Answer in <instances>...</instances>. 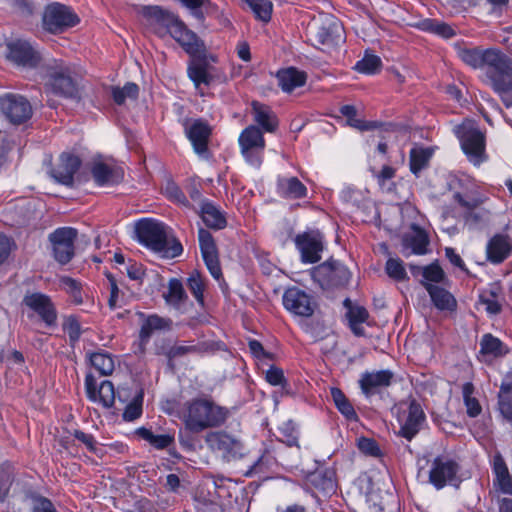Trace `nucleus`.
<instances>
[{"instance_id":"obj_25","label":"nucleus","mask_w":512,"mask_h":512,"mask_svg":"<svg viewBox=\"0 0 512 512\" xmlns=\"http://www.w3.org/2000/svg\"><path fill=\"white\" fill-rule=\"evenodd\" d=\"M187 73L201 96L204 95L201 85L209 86L216 80H220L222 78V74L206 62H194L190 64L188 66Z\"/></svg>"},{"instance_id":"obj_50","label":"nucleus","mask_w":512,"mask_h":512,"mask_svg":"<svg viewBox=\"0 0 512 512\" xmlns=\"http://www.w3.org/2000/svg\"><path fill=\"white\" fill-rule=\"evenodd\" d=\"M256 18L268 22L271 19L273 4L269 0H247L246 2Z\"/></svg>"},{"instance_id":"obj_58","label":"nucleus","mask_w":512,"mask_h":512,"mask_svg":"<svg viewBox=\"0 0 512 512\" xmlns=\"http://www.w3.org/2000/svg\"><path fill=\"white\" fill-rule=\"evenodd\" d=\"M340 112L343 116L347 118V122L350 126L357 128L359 130L369 129V125H367L364 121L358 119L357 110L353 105H344L340 108Z\"/></svg>"},{"instance_id":"obj_20","label":"nucleus","mask_w":512,"mask_h":512,"mask_svg":"<svg viewBox=\"0 0 512 512\" xmlns=\"http://www.w3.org/2000/svg\"><path fill=\"white\" fill-rule=\"evenodd\" d=\"M198 240L203 260L212 277L216 280L222 278L218 249L212 234L204 229L198 230Z\"/></svg>"},{"instance_id":"obj_63","label":"nucleus","mask_w":512,"mask_h":512,"mask_svg":"<svg viewBox=\"0 0 512 512\" xmlns=\"http://www.w3.org/2000/svg\"><path fill=\"white\" fill-rule=\"evenodd\" d=\"M72 435L84 444L90 452H97V441L92 434L85 433L81 430H74Z\"/></svg>"},{"instance_id":"obj_19","label":"nucleus","mask_w":512,"mask_h":512,"mask_svg":"<svg viewBox=\"0 0 512 512\" xmlns=\"http://www.w3.org/2000/svg\"><path fill=\"white\" fill-rule=\"evenodd\" d=\"M85 392L90 401L98 403L104 408H111L114 405L115 388L109 380L98 383L92 374H87L85 377Z\"/></svg>"},{"instance_id":"obj_3","label":"nucleus","mask_w":512,"mask_h":512,"mask_svg":"<svg viewBox=\"0 0 512 512\" xmlns=\"http://www.w3.org/2000/svg\"><path fill=\"white\" fill-rule=\"evenodd\" d=\"M462 190L453 193V200L461 209L462 217L469 226H476L489 220L491 210L485 207L489 197L473 183L463 184Z\"/></svg>"},{"instance_id":"obj_10","label":"nucleus","mask_w":512,"mask_h":512,"mask_svg":"<svg viewBox=\"0 0 512 512\" xmlns=\"http://www.w3.org/2000/svg\"><path fill=\"white\" fill-rule=\"evenodd\" d=\"M45 68L49 76L47 86L50 87L52 92L67 98L77 97L76 84L70 76L68 67L62 61L51 59Z\"/></svg>"},{"instance_id":"obj_15","label":"nucleus","mask_w":512,"mask_h":512,"mask_svg":"<svg viewBox=\"0 0 512 512\" xmlns=\"http://www.w3.org/2000/svg\"><path fill=\"white\" fill-rule=\"evenodd\" d=\"M78 22L79 18L72 9L60 3L49 5L43 16L44 27L52 33L62 32Z\"/></svg>"},{"instance_id":"obj_1","label":"nucleus","mask_w":512,"mask_h":512,"mask_svg":"<svg viewBox=\"0 0 512 512\" xmlns=\"http://www.w3.org/2000/svg\"><path fill=\"white\" fill-rule=\"evenodd\" d=\"M229 414L228 408L219 405L211 397L202 395L183 402L176 415L186 432L200 434L223 426Z\"/></svg>"},{"instance_id":"obj_2","label":"nucleus","mask_w":512,"mask_h":512,"mask_svg":"<svg viewBox=\"0 0 512 512\" xmlns=\"http://www.w3.org/2000/svg\"><path fill=\"white\" fill-rule=\"evenodd\" d=\"M136 239L165 258H174L183 252L179 241L169 236L167 227L160 221L143 218L134 224Z\"/></svg>"},{"instance_id":"obj_29","label":"nucleus","mask_w":512,"mask_h":512,"mask_svg":"<svg viewBox=\"0 0 512 512\" xmlns=\"http://www.w3.org/2000/svg\"><path fill=\"white\" fill-rule=\"evenodd\" d=\"M512 252V241L506 234H495L486 245V257L492 264H500Z\"/></svg>"},{"instance_id":"obj_45","label":"nucleus","mask_w":512,"mask_h":512,"mask_svg":"<svg viewBox=\"0 0 512 512\" xmlns=\"http://www.w3.org/2000/svg\"><path fill=\"white\" fill-rule=\"evenodd\" d=\"M137 434L156 449H165L174 442V436L170 434L156 435L147 428H139Z\"/></svg>"},{"instance_id":"obj_47","label":"nucleus","mask_w":512,"mask_h":512,"mask_svg":"<svg viewBox=\"0 0 512 512\" xmlns=\"http://www.w3.org/2000/svg\"><path fill=\"white\" fill-rule=\"evenodd\" d=\"M178 43L190 56L200 54L204 48L203 42L189 29L184 32Z\"/></svg>"},{"instance_id":"obj_27","label":"nucleus","mask_w":512,"mask_h":512,"mask_svg":"<svg viewBox=\"0 0 512 512\" xmlns=\"http://www.w3.org/2000/svg\"><path fill=\"white\" fill-rule=\"evenodd\" d=\"M393 373L389 370L365 372L359 380L360 388L366 397L379 393L392 383Z\"/></svg>"},{"instance_id":"obj_24","label":"nucleus","mask_w":512,"mask_h":512,"mask_svg":"<svg viewBox=\"0 0 512 512\" xmlns=\"http://www.w3.org/2000/svg\"><path fill=\"white\" fill-rule=\"evenodd\" d=\"M147 25L160 37L167 35V30L175 21L176 15L159 6H144L141 10Z\"/></svg>"},{"instance_id":"obj_5","label":"nucleus","mask_w":512,"mask_h":512,"mask_svg":"<svg viewBox=\"0 0 512 512\" xmlns=\"http://www.w3.org/2000/svg\"><path fill=\"white\" fill-rule=\"evenodd\" d=\"M483 81L499 95L512 91V59L498 50L483 74Z\"/></svg>"},{"instance_id":"obj_52","label":"nucleus","mask_w":512,"mask_h":512,"mask_svg":"<svg viewBox=\"0 0 512 512\" xmlns=\"http://www.w3.org/2000/svg\"><path fill=\"white\" fill-rule=\"evenodd\" d=\"M431 154L422 148H414L410 151V170L413 174L418 173L427 166Z\"/></svg>"},{"instance_id":"obj_40","label":"nucleus","mask_w":512,"mask_h":512,"mask_svg":"<svg viewBox=\"0 0 512 512\" xmlns=\"http://www.w3.org/2000/svg\"><path fill=\"white\" fill-rule=\"evenodd\" d=\"M344 306L347 308V318L353 333L357 336L364 334L361 324L368 319V311L362 307L353 305L350 299L344 300Z\"/></svg>"},{"instance_id":"obj_28","label":"nucleus","mask_w":512,"mask_h":512,"mask_svg":"<svg viewBox=\"0 0 512 512\" xmlns=\"http://www.w3.org/2000/svg\"><path fill=\"white\" fill-rule=\"evenodd\" d=\"M277 194L286 200H298L307 197V187L296 176L279 175L276 180Z\"/></svg>"},{"instance_id":"obj_18","label":"nucleus","mask_w":512,"mask_h":512,"mask_svg":"<svg viewBox=\"0 0 512 512\" xmlns=\"http://www.w3.org/2000/svg\"><path fill=\"white\" fill-rule=\"evenodd\" d=\"M458 57L473 69H481L483 74L492 62L498 49H482L476 46L466 44H457L455 46Z\"/></svg>"},{"instance_id":"obj_26","label":"nucleus","mask_w":512,"mask_h":512,"mask_svg":"<svg viewBox=\"0 0 512 512\" xmlns=\"http://www.w3.org/2000/svg\"><path fill=\"white\" fill-rule=\"evenodd\" d=\"M80 165L81 160L78 156L63 153L60 156L59 164L51 169L50 175L56 182L66 186H72L74 174L77 172Z\"/></svg>"},{"instance_id":"obj_16","label":"nucleus","mask_w":512,"mask_h":512,"mask_svg":"<svg viewBox=\"0 0 512 512\" xmlns=\"http://www.w3.org/2000/svg\"><path fill=\"white\" fill-rule=\"evenodd\" d=\"M0 110L13 124L26 122L32 116L30 102L23 96L8 93L0 97Z\"/></svg>"},{"instance_id":"obj_61","label":"nucleus","mask_w":512,"mask_h":512,"mask_svg":"<svg viewBox=\"0 0 512 512\" xmlns=\"http://www.w3.org/2000/svg\"><path fill=\"white\" fill-rule=\"evenodd\" d=\"M280 432L283 435V442H285L288 446H297L298 445V432L291 421L284 423Z\"/></svg>"},{"instance_id":"obj_59","label":"nucleus","mask_w":512,"mask_h":512,"mask_svg":"<svg viewBox=\"0 0 512 512\" xmlns=\"http://www.w3.org/2000/svg\"><path fill=\"white\" fill-rule=\"evenodd\" d=\"M64 331L68 334L71 345H74L81 336V326L75 317H68L63 324Z\"/></svg>"},{"instance_id":"obj_42","label":"nucleus","mask_w":512,"mask_h":512,"mask_svg":"<svg viewBox=\"0 0 512 512\" xmlns=\"http://www.w3.org/2000/svg\"><path fill=\"white\" fill-rule=\"evenodd\" d=\"M311 485L322 492L324 495L332 494L336 491V483L333 478V472L330 470H318L309 477Z\"/></svg>"},{"instance_id":"obj_34","label":"nucleus","mask_w":512,"mask_h":512,"mask_svg":"<svg viewBox=\"0 0 512 512\" xmlns=\"http://www.w3.org/2000/svg\"><path fill=\"white\" fill-rule=\"evenodd\" d=\"M425 289L438 310L454 311L456 309L457 301L446 289L432 283H425Z\"/></svg>"},{"instance_id":"obj_14","label":"nucleus","mask_w":512,"mask_h":512,"mask_svg":"<svg viewBox=\"0 0 512 512\" xmlns=\"http://www.w3.org/2000/svg\"><path fill=\"white\" fill-rule=\"evenodd\" d=\"M76 237L77 230L71 227L58 228L50 234L53 256L58 263L64 265L71 261L75 254Z\"/></svg>"},{"instance_id":"obj_64","label":"nucleus","mask_w":512,"mask_h":512,"mask_svg":"<svg viewBox=\"0 0 512 512\" xmlns=\"http://www.w3.org/2000/svg\"><path fill=\"white\" fill-rule=\"evenodd\" d=\"M32 512H57V510L49 499L39 496L32 500Z\"/></svg>"},{"instance_id":"obj_22","label":"nucleus","mask_w":512,"mask_h":512,"mask_svg":"<svg viewBox=\"0 0 512 512\" xmlns=\"http://www.w3.org/2000/svg\"><path fill=\"white\" fill-rule=\"evenodd\" d=\"M23 303L36 313L47 326H53L57 321V312L49 296L34 292L24 296Z\"/></svg>"},{"instance_id":"obj_11","label":"nucleus","mask_w":512,"mask_h":512,"mask_svg":"<svg viewBox=\"0 0 512 512\" xmlns=\"http://www.w3.org/2000/svg\"><path fill=\"white\" fill-rule=\"evenodd\" d=\"M205 442L212 451L220 453L226 461L238 460L245 455L242 441L225 431L209 432Z\"/></svg>"},{"instance_id":"obj_37","label":"nucleus","mask_w":512,"mask_h":512,"mask_svg":"<svg viewBox=\"0 0 512 512\" xmlns=\"http://www.w3.org/2000/svg\"><path fill=\"white\" fill-rule=\"evenodd\" d=\"M279 86L284 92L290 93L306 82V74L296 68L290 67L277 73Z\"/></svg>"},{"instance_id":"obj_36","label":"nucleus","mask_w":512,"mask_h":512,"mask_svg":"<svg viewBox=\"0 0 512 512\" xmlns=\"http://www.w3.org/2000/svg\"><path fill=\"white\" fill-rule=\"evenodd\" d=\"M492 470L496 477V483L504 494H512V478L504 458L500 453H496L492 459Z\"/></svg>"},{"instance_id":"obj_51","label":"nucleus","mask_w":512,"mask_h":512,"mask_svg":"<svg viewBox=\"0 0 512 512\" xmlns=\"http://www.w3.org/2000/svg\"><path fill=\"white\" fill-rule=\"evenodd\" d=\"M187 286L195 297L196 301L203 306L204 305V290L205 280L198 272H192L187 278Z\"/></svg>"},{"instance_id":"obj_35","label":"nucleus","mask_w":512,"mask_h":512,"mask_svg":"<svg viewBox=\"0 0 512 512\" xmlns=\"http://www.w3.org/2000/svg\"><path fill=\"white\" fill-rule=\"evenodd\" d=\"M172 324L170 318L161 317L157 314L148 315L141 325L140 338L142 341H147L155 332L171 330Z\"/></svg>"},{"instance_id":"obj_60","label":"nucleus","mask_w":512,"mask_h":512,"mask_svg":"<svg viewBox=\"0 0 512 512\" xmlns=\"http://www.w3.org/2000/svg\"><path fill=\"white\" fill-rule=\"evenodd\" d=\"M141 414H142V396L140 395L126 406L122 417L125 421H134L137 418H139L141 416Z\"/></svg>"},{"instance_id":"obj_54","label":"nucleus","mask_w":512,"mask_h":512,"mask_svg":"<svg viewBox=\"0 0 512 512\" xmlns=\"http://www.w3.org/2000/svg\"><path fill=\"white\" fill-rule=\"evenodd\" d=\"M139 93V88L135 83H127L124 87H114L112 89V97L115 103L122 105L125 100L136 99Z\"/></svg>"},{"instance_id":"obj_53","label":"nucleus","mask_w":512,"mask_h":512,"mask_svg":"<svg viewBox=\"0 0 512 512\" xmlns=\"http://www.w3.org/2000/svg\"><path fill=\"white\" fill-rule=\"evenodd\" d=\"M381 59L374 54H365V56L355 64V69L363 74H375L380 70Z\"/></svg>"},{"instance_id":"obj_49","label":"nucleus","mask_w":512,"mask_h":512,"mask_svg":"<svg viewBox=\"0 0 512 512\" xmlns=\"http://www.w3.org/2000/svg\"><path fill=\"white\" fill-rule=\"evenodd\" d=\"M274 463L273 458L269 454L261 455L257 461H255L247 471L244 472V475L247 477L253 476H264L267 474Z\"/></svg>"},{"instance_id":"obj_39","label":"nucleus","mask_w":512,"mask_h":512,"mask_svg":"<svg viewBox=\"0 0 512 512\" xmlns=\"http://www.w3.org/2000/svg\"><path fill=\"white\" fill-rule=\"evenodd\" d=\"M480 353L492 358H500L509 353L508 346L491 333H486L480 340Z\"/></svg>"},{"instance_id":"obj_44","label":"nucleus","mask_w":512,"mask_h":512,"mask_svg":"<svg viewBox=\"0 0 512 512\" xmlns=\"http://www.w3.org/2000/svg\"><path fill=\"white\" fill-rule=\"evenodd\" d=\"M331 397L339 412L349 421H357L358 415L344 393L339 388H331Z\"/></svg>"},{"instance_id":"obj_38","label":"nucleus","mask_w":512,"mask_h":512,"mask_svg":"<svg viewBox=\"0 0 512 512\" xmlns=\"http://www.w3.org/2000/svg\"><path fill=\"white\" fill-rule=\"evenodd\" d=\"M412 233L407 234L403 238V246L405 249H410L412 254L424 255L427 253L429 238L426 232L416 226L412 227Z\"/></svg>"},{"instance_id":"obj_46","label":"nucleus","mask_w":512,"mask_h":512,"mask_svg":"<svg viewBox=\"0 0 512 512\" xmlns=\"http://www.w3.org/2000/svg\"><path fill=\"white\" fill-rule=\"evenodd\" d=\"M474 394V385L471 382H466L462 386V395L464 404L466 407V412L469 417H477L481 411L482 407L479 401L473 396Z\"/></svg>"},{"instance_id":"obj_9","label":"nucleus","mask_w":512,"mask_h":512,"mask_svg":"<svg viewBox=\"0 0 512 512\" xmlns=\"http://www.w3.org/2000/svg\"><path fill=\"white\" fill-rule=\"evenodd\" d=\"M8 59L15 65L34 69L46 64L51 60L47 59L39 50L25 40H16L8 44Z\"/></svg>"},{"instance_id":"obj_4","label":"nucleus","mask_w":512,"mask_h":512,"mask_svg":"<svg viewBox=\"0 0 512 512\" xmlns=\"http://www.w3.org/2000/svg\"><path fill=\"white\" fill-rule=\"evenodd\" d=\"M461 148L475 166L486 161L485 136L472 121H465L455 129Z\"/></svg>"},{"instance_id":"obj_13","label":"nucleus","mask_w":512,"mask_h":512,"mask_svg":"<svg viewBox=\"0 0 512 512\" xmlns=\"http://www.w3.org/2000/svg\"><path fill=\"white\" fill-rule=\"evenodd\" d=\"M459 472L458 463L448 456L440 455L435 457L429 468V483L437 490L452 484Z\"/></svg>"},{"instance_id":"obj_56","label":"nucleus","mask_w":512,"mask_h":512,"mask_svg":"<svg viewBox=\"0 0 512 512\" xmlns=\"http://www.w3.org/2000/svg\"><path fill=\"white\" fill-rule=\"evenodd\" d=\"M388 276L396 281H403L407 279V273L403 266V262L398 258H390L385 266Z\"/></svg>"},{"instance_id":"obj_8","label":"nucleus","mask_w":512,"mask_h":512,"mask_svg":"<svg viewBox=\"0 0 512 512\" xmlns=\"http://www.w3.org/2000/svg\"><path fill=\"white\" fill-rule=\"evenodd\" d=\"M239 147L245 161L255 168L263 162L265 139L262 131L254 125L246 127L239 135Z\"/></svg>"},{"instance_id":"obj_43","label":"nucleus","mask_w":512,"mask_h":512,"mask_svg":"<svg viewBox=\"0 0 512 512\" xmlns=\"http://www.w3.org/2000/svg\"><path fill=\"white\" fill-rule=\"evenodd\" d=\"M166 303L178 309L187 299L182 282L177 278H172L168 283V291L163 295Z\"/></svg>"},{"instance_id":"obj_62","label":"nucleus","mask_w":512,"mask_h":512,"mask_svg":"<svg viewBox=\"0 0 512 512\" xmlns=\"http://www.w3.org/2000/svg\"><path fill=\"white\" fill-rule=\"evenodd\" d=\"M358 448L362 453L368 456L379 457L381 455L377 442L370 438H360L358 441Z\"/></svg>"},{"instance_id":"obj_12","label":"nucleus","mask_w":512,"mask_h":512,"mask_svg":"<svg viewBox=\"0 0 512 512\" xmlns=\"http://www.w3.org/2000/svg\"><path fill=\"white\" fill-rule=\"evenodd\" d=\"M282 302L288 312L303 318L311 317L318 306L312 295L295 286L285 290Z\"/></svg>"},{"instance_id":"obj_55","label":"nucleus","mask_w":512,"mask_h":512,"mask_svg":"<svg viewBox=\"0 0 512 512\" xmlns=\"http://www.w3.org/2000/svg\"><path fill=\"white\" fill-rule=\"evenodd\" d=\"M203 345L180 343L172 346L166 353L167 357L172 360L187 354L201 353Z\"/></svg>"},{"instance_id":"obj_21","label":"nucleus","mask_w":512,"mask_h":512,"mask_svg":"<svg viewBox=\"0 0 512 512\" xmlns=\"http://www.w3.org/2000/svg\"><path fill=\"white\" fill-rule=\"evenodd\" d=\"M425 418L421 404L415 399L410 400L407 409L403 410L399 418L400 435L410 441L420 431Z\"/></svg>"},{"instance_id":"obj_32","label":"nucleus","mask_w":512,"mask_h":512,"mask_svg":"<svg viewBox=\"0 0 512 512\" xmlns=\"http://www.w3.org/2000/svg\"><path fill=\"white\" fill-rule=\"evenodd\" d=\"M498 410L502 418L512 426V369L502 379L498 392Z\"/></svg>"},{"instance_id":"obj_17","label":"nucleus","mask_w":512,"mask_h":512,"mask_svg":"<svg viewBox=\"0 0 512 512\" xmlns=\"http://www.w3.org/2000/svg\"><path fill=\"white\" fill-rule=\"evenodd\" d=\"M296 248L300 252L301 261L313 264L321 259L324 249L323 236L318 231H309L298 234L294 239Z\"/></svg>"},{"instance_id":"obj_57","label":"nucleus","mask_w":512,"mask_h":512,"mask_svg":"<svg viewBox=\"0 0 512 512\" xmlns=\"http://www.w3.org/2000/svg\"><path fill=\"white\" fill-rule=\"evenodd\" d=\"M423 281L422 284L425 287V283L437 284L443 281L445 274L442 268L438 264H430L423 268L422 272Z\"/></svg>"},{"instance_id":"obj_48","label":"nucleus","mask_w":512,"mask_h":512,"mask_svg":"<svg viewBox=\"0 0 512 512\" xmlns=\"http://www.w3.org/2000/svg\"><path fill=\"white\" fill-rule=\"evenodd\" d=\"M499 289L493 288L484 291L479 298L480 303L485 307L487 313L496 315L501 311V304L498 300Z\"/></svg>"},{"instance_id":"obj_41","label":"nucleus","mask_w":512,"mask_h":512,"mask_svg":"<svg viewBox=\"0 0 512 512\" xmlns=\"http://www.w3.org/2000/svg\"><path fill=\"white\" fill-rule=\"evenodd\" d=\"M91 366L101 375L109 376L115 369L114 357L105 351L87 354Z\"/></svg>"},{"instance_id":"obj_23","label":"nucleus","mask_w":512,"mask_h":512,"mask_svg":"<svg viewBox=\"0 0 512 512\" xmlns=\"http://www.w3.org/2000/svg\"><path fill=\"white\" fill-rule=\"evenodd\" d=\"M185 132L195 153L202 158H208V141L211 135V128L208 123L200 119L193 120L186 125Z\"/></svg>"},{"instance_id":"obj_33","label":"nucleus","mask_w":512,"mask_h":512,"mask_svg":"<svg viewBox=\"0 0 512 512\" xmlns=\"http://www.w3.org/2000/svg\"><path fill=\"white\" fill-rule=\"evenodd\" d=\"M252 113L254 121L268 133H274L279 125L278 118L272 109L259 102H252Z\"/></svg>"},{"instance_id":"obj_6","label":"nucleus","mask_w":512,"mask_h":512,"mask_svg":"<svg viewBox=\"0 0 512 512\" xmlns=\"http://www.w3.org/2000/svg\"><path fill=\"white\" fill-rule=\"evenodd\" d=\"M311 41L322 51L330 50L344 41V30L340 21L325 16L311 27Z\"/></svg>"},{"instance_id":"obj_30","label":"nucleus","mask_w":512,"mask_h":512,"mask_svg":"<svg viewBox=\"0 0 512 512\" xmlns=\"http://www.w3.org/2000/svg\"><path fill=\"white\" fill-rule=\"evenodd\" d=\"M91 173L98 186L118 184L124 177V171L122 168L101 161L93 164Z\"/></svg>"},{"instance_id":"obj_31","label":"nucleus","mask_w":512,"mask_h":512,"mask_svg":"<svg viewBox=\"0 0 512 512\" xmlns=\"http://www.w3.org/2000/svg\"><path fill=\"white\" fill-rule=\"evenodd\" d=\"M199 214L205 225L211 229L221 230L227 226L224 213L208 199L200 201Z\"/></svg>"},{"instance_id":"obj_7","label":"nucleus","mask_w":512,"mask_h":512,"mask_svg":"<svg viewBox=\"0 0 512 512\" xmlns=\"http://www.w3.org/2000/svg\"><path fill=\"white\" fill-rule=\"evenodd\" d=\"M311 277L322 289L342 287L349 283L351 273L338 261H326L310 271Z\"/></svg>"}]
</instances>
